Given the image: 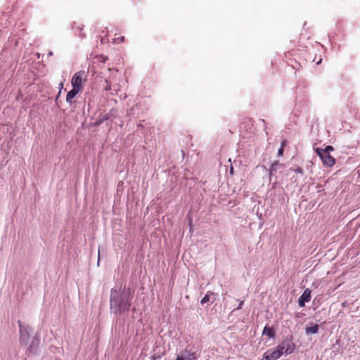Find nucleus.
Instances as JSON below:
<instances>
[{
	"label": "nucleus",
	"instance_id": "1",
	"mask_svg": "<svg viewBox=\"0 0 360 360\" xmlns=\"http://www.w3.org/2000/svg\"><path fill=\"white\" fill-rule=\"evenodd\" d=\"M132 297L133 295L129 289L112 288L110 298V311L115 314H121L128 311Z\"/></svg>",
	"mask_w": 360,
	"mask_h": 360
},
{
	"label": "nucleus",
	"instance_id": "2",
	"mask_svg": "<svg viewBox=\"0 0 360 360\" xmlns=\"http://www.w3.org/2000/svg\"><path fill=\"white\" fill-rule=\"evenodd\" d=\"M86 75L85 71H79L75 73L71 81L72 87L82 91V83L86 80Z\"/></svg>",
	"mask_w": 360,
	"mask_h": 360
},
{
	"label": "nucleus",
	"instance_id": "3",
	"mask_svg": "<svg viewBox=\"0 0 360 360\" xmlns=\"http://www.w3.org/2000/svg\"><path fill=\"white\" fill-rule=\"evenodd\" d=\"M315 151L317 153V155L320 157L323 163L325 165L332 167L333 165H335V159L330 154L326 153V152L322 150V148H315Z\"/></svg>",
	"mask_w": 360,
	"mask_h": 360
},
{
	"label": "nucleus",
	"instance_id": "4",
	"mask_svg": "<svg viewBox=\"0 0 360 360\" xmlns=\"http://www.w3.org/2000/svg\"><path fill=\"white\" fill-rule=\"evenodd\" d=\"M18 324L20 327V342L21 344L27 345L30 338V328L22 325L20 321H18Z\"/></svg>",
	"mask_w": 360,
	"mask_h": 360
},
{
	"label": "nucleus",
	"instance_id": "5",
	"mask_svg": "<svg viewBox=\"0 0 360 360\" xmlns=\"http://www.w3.org/2000/svg\"><path fill=\"white\" fill-rule=\"evenodd\" d=\"M282 352L280 350L278 346L273 349L266 352L262 356V360H276L282 355Z\"/></svg>",
	"mask_w": 360,
	"mask_h": 360
},
{
	"label": "nucleus",
	"instance_id": "6",
	"mask_svg": "<svg viewBox=\"0 0 360 360\" xmlns=\"http://www.w3.org/2000/svg\"><path fill=\"white\" fill-rule=\"evenodd\" d=\"M278 347L280 350L282 352V354H291L294 352L295 345L290 340H285L281 344H279Z\"/></svg>",
	"mask_w": 360,
	"mask_h": 360
},
{
	"label": "nucleus",
	"instance_id": "7",
	"mask_svg": "<svg viewBox=\"0 0 360 360\" xmlns=\"http://www.w3.org/2000/svg\"><path fill=\"white\" fill-rule=\"evenodd\" d=\"M311 300V290L309 289H306L303 292L302 295L300 297L298 300L299 306L301 307H304L305 303L309 302Z\"/></svg>",
	"mask_w": 360,
	"mask_h": 360
},
{
	"label": "nucleus",
	"instance_id": "8",
	"mask_svg": "<svg viewBox=\"0 0 360 360\" xmlns=\"http://www.w3.org/2000/svg\"><path fill=\"white\" fill-rule=\"evenodd\" d=\"M39 344V340L37 338H34L28 347L29 351L32 353H34L37 351Z\"/></svg>",
	"mask_w": 360,
	"mask_h": 360
},
{
	"label": "nucleus",
	"instance_id": "9",
	"mask_svg": "<svg viewBox=\"0 0 360 360\" xmlns=\"http://www.w3.org/2000/svg\"><path fill=\"white\" fill-rule=\"evenodd\" d=\"M80 91L73 88L71 91H70L66 96V101L68 103H70L72 99Z\"/></svg>",
	"mask_w": 360,
	"mask_h": 360
},
{
	"label": "nucleus",
	"instance_id": "10",
	"mask_svg": "<svg viewBox=\"0 0 360 360\" xmlns=\"http://www.w3.org/2000/svg\"><path fill=\"white\" fill-rule=\"evenodd\" d=\"M319 330V325L315 324L310 327H307L305 329V332L307 335H313L318 333Z\"/></svg>",
	"mask_w": 360,
	"mask_h": 360
},
{
	"label": "nucleus",
	"instance_id": "11",
	"mask_svg": "<svg viewBox=\"0 0 360 360\" xmlns=\"http://www.w3.org/2000/svg\"><path fill=\"white\" fill-rule=\"evenodd\" d=\"M263 335H267L269 338H274V332L272 328L265 326L263 330Z\"/></svg>",
	"mask_w": 360,
	"mask_h": 360
},
{
	"label": "nucleus",
	"instance_id": "12",
	"mask_svg": "<svg viewBox=\"0 0 360 360\" xmlns=\"http://www.w3.org/2000/svg\"><path fill=\"white\" fill-rule=\"evenodd\" d=\"M283 167V165L279 164L278 162H275L272 164L270 171V176L273 174V172H276L277 169Z\"/></svg>",
	"mask_w": 360,
	"mask_h": 360
},
{
	"label": "nucleus",
	"instance_id": "13",
	"mask_svg": "<svg viewBox=\"0 0 360 360\" xmlns=\"http://www.w3.org/2000/svg\"><path fill=\"white\" fill-rule=\"evenodd\" d=\"M322 150H323L326 153L330 154V152L333 150V147L331 146H328L325 148L322 149Z\"/></svg>",
	"mask_w": 360,
	"mask_h": 360
},
{
	"label": "nucleus",
	"instance_id": "14",
	"mask_svg": "<svg viewBox=\"0 0 360 360\" xmlns=\"http://www.w3.org/2000/svg\"><path fill=\"white\" fill-rule=\"evenodd\" d=\"M210 300V295L208 294H207L200 301V303L202 304H205L206 302H207L208 301Z\"/></svg>",
	"mask_w": 360,
	"mask_h": 360
},
{
	"label": "nucleus",
	"instance_id": "15",
	"mask_svg": "<svg viewBox=\"0 0 360 360\" xmlns=\"http://www.w3.org/2000/svg\"><path fill=\"white\" fill-rule=\"evenodd\" d=\"M283 146H284V142H282L281 147L278 149V156H282L283 155Z\"/></svg>",
	"mask_w": 360,
	"mask_h": 360
},
{
	"label": "nucleus",
	"instance_id": "16",
	"mask_svg": "<svg viewBox=\"0 0 360 360\" xmlns=\"http://www.w3.org/2000/svg\"><path fill=\"white\" fill-rule=\"evenodd\" d=\"M294 171H295V172H297V173L302 174V169L301 168H300V167H297V169H295Z\"/></svg>",
	"mask_w": 360,
	"mask_h": 360
},
{
	"label": "nucleus",
	"instance_id": "17",
	"mask_svg": "<svg viewBox=\"0 0 360 360\" xmlns=\"http://www.w3.org/2000/svg\"><path fill=\"white\" fill-rule=\"evenodd\" d=\"M243 304V301H240V303H239L238 307H237V309H241Z\"/></svg>",
	"mask_w": 360,
	"mask_h": 360
},
{
	"label": "nucleus",
	"instance_id": "18",
	"mask_svg": "<svg viewBox=\"0 0 360 360\" xmlns=\"http://www.w3.org/2000/svg\"><path fill=\"white\" fill-rule=\"evenodd\" d=\"M193 355V354L190 355V356H188V357H184V359H186V360H192L191 356H192Z\"/></svg>",
	"mask_w": 360,
	"mask_h": 360
},
{
	"label": "nucleus",
	"instance_id": "19",
	"mask_svg": "<svg viewBox=\"0 0 360 360\" xmlns=\"http://www.w3.org/2000/svg\"><path fill=\"white\" fill-rule=\"evenodd\" d=\"M233 167H231L230 173H231V174H233Z\"/></svg>",
	"mask_w": 360,
	"mask_h": 360
},
{
	"label": "nucleus",
	"instance_id": "20",
	"mask_svg": "<svg viewBox=\"0 0 360 360\" xmlns=\"http://www.w3.org/2000/svg\"><path fill=\"white\" fill-rule=\"evenodd\" d=\"M321 60H320L319 62H317V64H319L321 63Z\"/></svg>",
	"mask_w": 360,
	"mask_h": 360
},
{
	"label": "nucleus",
	"instance_id": "21",
	"mask_svg": "<svg viewBox=\"0 0 360 360\" xmlns=\"http://www.w3.org/2000/svg\"><path fill=\"white\" fill-rule=\"evenodd\" d=\"M99 261H100V259L98 258V264L99 263Z\"/></svg>",
	"mask_w": 360,
	"mask_h": 360
}]
</instances>
